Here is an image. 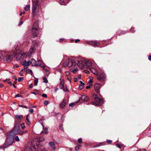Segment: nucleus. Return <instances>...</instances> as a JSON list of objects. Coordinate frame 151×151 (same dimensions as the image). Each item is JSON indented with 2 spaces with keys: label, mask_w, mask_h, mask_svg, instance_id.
Here are the masks:
<instances>
[{
  "label": "nucleus",
  "mask_w": 151,
  "mask_h": 151,
  "mask_svg": "<svg viewBox=\"0 0 151 151\" xmlns=\"http://www.w3.org/2000/svg\"><path fill=\"white\" fill-rule=\"evenodd\" d=\"M106 141L108 144H110L111 142V141L110 140H107Z\"/></svg>",
  "instance_id": "47"
},
{
  "label": "nucleus",
  "mask_w": 151,
  "mask_h": 151,
  "mask_svg": "<svg viewBox=\"0 0 151 151\" xmlns=\"http://www.w3.org/2000/svg\"><path fill=\"white\" fill-rule=\"evenodd\" d=\"M38 26V22L37 21H35L32 27H37Z\"/></svg>",
  "instance_id": "23"
},
{
  "label": "nucleus",
  "mask_w": 151,
  "mask_h": 151,
  "mask_svg": "<svg viewBox=\"0 0 151 151\" xmlns=\"http://www.w3.org/2000/svg\"><path fill=\"white\" fill-rule=\"evenodd\" d=\"M30 64H31L30 60H28L27 62L25 60L23 62L24 65H26L27 66L29 65Z\"/></svg>",
  "instance_id": "17"
},
{
  "label": "nucleus",
  "mask_w": 151,
  "mask_h": 151,
  "mask_svg": "<svg viewBox=\"0 0 151 151\" xmlns=\"http://www.w3.org/2000/svg\"><path fill=\"white\" fill-rule=\"evenodd\" d=\"M137 151H146V150L145 149H144L142 150H139Z\"/></svg>",
  "instance_id": "56"
},
{
  "label": "nucleus",
  "mask_w": 151,
  "mask_h": 151,
  "mask_svg": "<svg viewBox=\"0 0 151 151\" xmlns=\"http://www.w3.org/2000/svg\"><path fill=\"white\" fill-rule=\"evenodd\" d=\"M44 140V139L43 138H42L41 139H40V138H37V139H35L34 140V141H39V142H41L42 140Z\"/></svg>",
  "instance_id": "25"
},
{
  "label": "nucleus",
  "mask_w": 151,
  "mask_h": 151,
  "mask_svg": "<svg viewBox=\"0 0 151 151\" xmlns=\"http://www.w3.org/2000/svg\"><path fill=\"white\" fill-rule=\"evenodd\" d=\"M92 86V84H89V86H87L86 87V88L87 89H89V88H90V87H91V86Z\"/></svg>",
  "instance_id": "38"
},
{
  "label": "nucleus",
  "mask_w": 151,
  "mask_h": 151,
  "mask_svg": "<svg viewBox=\"0 0 151 151\" xmlns=\"http://www.w3.org/2000/svg\"><path fill=\"white\" fill-rule=\"evenodd\" d=\"M29 111L30 113H32L34 112V110L32 109H31L29 110Z\"/></svg>",
  "instance_id": "41"
},
{
  "label": "nucleus",
  "mask_w": 151,
  "mask_h": 151,
  "mask_svg": "<svg viewBox=\"0 0 151 151\" xmlns=\"http://www.w3.org/2000/svg\"><path fill=\"white\" fill-rule=\"evenodd\" d=\"M66 105V99H64L62 102L60 104V108H64Z\"/></svg>",
  "instance_id": "10"
},
{
  "label": "nucleus",
  "mask_w": 151,
  "mask_h": 151,
  "mask_svg": "<svg viewBox=\"0 0 151 151\" xmlns=\"http://www.w3.org/2000/svg\"><path fill=\"white\" fill-rule=\"evenodd\" d=\"M21 126L22 129H24L25 127L24 125H22V126Z\"/></svg>",
  "instance_id": "53"
},
{
  "label": "nucleus",
  "mask_w": 151,
  "mask_h": 151,
  "mask_svg": "<svg viewBox=\"0 0 151 151\" xmlns=\"http://www.w3.org/2000/svg\"><path fill=\"white\" fill-rule=\"evenodd\" d=\"M148 59L149 60H151V55H150L148 57Z\"/></svg>",
  "instance_id": "59"
},
{
  "label": "nucleus",
  "mask_w": 151,
  "mask_h": 151,
  "mask_svg": "<svg viewBox=\"0 0 151 151\" xmlns=\"http://www.w3.org/2000/svg\"><path fill=\"white\" fill-rule=\"evenodd\" d=\"M30 61L31 64L32 66L38 65L37 64V61L34 58H32Z\"/></svg>",
  "instance_id": "12"
},
{
  "label": "nucleus",
  "mask_w": 151,
  "mask_h": 151,
  "mask_svg": "<svg viewBox=\"0 0 151 151\" xmlns=\"http://www.w3.org/2000/svg\"><path fill=\"white\" fill-rule=\"evenodd\" d=\"M64 82L63 81H61L60 84V86L61 89H62L63 91L64 90Z\"/></svg>",
  "instance_id": "18"
},
{
  "label": "nucleus",
  "mask_w": 151,
  "mask_h": 151,
  "mask_svg": "<svg viewBox=\"0 0 151 151\" xmlns=\"http://www.w3.org/2000/svg\"><path fill=\"white\" fill-rule=\"evenodd\" d=\"M83 63H84L87 68H90L92 66V63L91 61L87 60H83Z\"/></svg>",
  "instance_id": "7"
},
{
  "label": "nucleus",
  "mask_w": 151,
  "mask_h": 151,
  "mask_svg": "<svg viewBox=\"0 0 151 151\" xmlns=\"http://www.w3.org/2000/svg\"><path fill=\"white\" fill-rule=\"evenodd\" d=\"M4 149V145L0 146V149Z\"/></svg>",
  "instance_id": "49"
},
{
  "label": "nucleus",
  "mask_w": 151,
  "mask_h": 151,
  "mask_svg": "<svg viewBox=\"0 0 151 151\" xmlns=\"http://www.w3.org/2000/svg\"><path fill=\"white\" fill-rule=\"evenodd\" d=\"M26 132V131H21V132H19L18 133V134H20V135H22L24 133H25Z\"/></svg>",
  "instance_id": "35"
},
{
  "label": "nucleus",
  "mask_w": 151,
  "mask_h": 151,
  "mask_svg": "<svg viewBox=\"0 0 151 151\" xmlns=\"http://www.w3.org/2000/svg\"><path fill=\"white\" fill-rule=\"evenodd\" d=\"M78 66L80 68L83 69L84 68V65L82 63V62L80 61H78Z\"/></svg>",
  "instance_id": "13"
},
{
  "label": "nucleus",
  "mask_w": 151,
  "mask_h": 151,
  "mask_svg": "<svg viewBox=\"0 0 151 151\" xmlns=\"http://www.w3.org/2000/svg\"><path fill=\"white\" fill-rule=\"evenodd\" d=\"M10 80L9 79H6L5 80H4L3 81V82H7L8 81H9Z\"/></svg>",
  "instance_id": "43"
},
{
  "label": "nucleus",
  "mask_w": 151,
  "mask_h": 151,
  "mask_svg": "<svg viewBox=\"0 0 151 151\" xmlns=\"http://www.w3.org/2000/svg\"><path fill=\"white\" fill-rule=\"evenodd\" d=\"M35 80L34 81V84L35 86L37 85V83L38 82V79L37 78H35Z\"/></svg>",
  "instance_id": "29"
},
{
  "label": "nucleus",
  "mask_w": 151,
  "mask_h": 151,
  "mask_svg": "<svg viewBox=\"0 0 151 151\" xmlns=\"http://www.w3.org/2000/svg\"><path fill=\"white\" fill-rule=\"evenodd\" d=\"M43 82L45 83H47L48 82V81L45 77H44L43 78Z\"/></svg>",
  "instance_id": "30"
},
{
  "label": "nucleus",
  "mask_w": 151,
  "mask_h": 151,
  "mask_svg": "<svg viewBox=\"0 0 151 151\" xmlns=\"http://www.w3.org/2000/svg\"><path fill=\"white\" fill-rule=\"evenodd\" d=\"M3 86H3V84H1L0 85V87L2 88L3 87Z\"/></svg>",
  "instance_id": "63"
},
{
  "label": "nucleus",
  "mask_w": 151,
  "mask_h": 151,
  "mask_svg": "<svg viewBox=\"0 0 151 151\" xmlns=\"http://www.w3.org/2000/svg\"><path fill=\"white\" fill-rule=\"evenodd\" d=\"M74 81H75V82H77V80H78L77 78H74Z\"/></svg>",
  "instance_id": "52"
},
{
  "label": "nucleus",
  "mask_w": 151,
  "mask_h": 151,
  "mask_svg": "<svg viewBox=\"0 0 151 151\" xmlns=\"http://www.w3.org/2000/svg\"><path fill=\"white\" fill-rule=\"evenodd\" d=\"M29 7L30 6L29 5H27L25 7L24 9L25 11H27L29 9Z\"/></svg>",
  "instance_id": "27"
},
{
  "label": "nucleus",
  "mask_w": 151,
  "mask_h": 151,
  "mask_svg": "<svg viewBox=\"0 0 151 151\" xmlns=\"http://www.w3.org/2000/svg\"><path fill=\"white\" fill-rule=\"evenodd\" d=\"M22 73H23V70H21V71L19 72V73L20 74H21Z\"/></svg>",
  "instance_id": "64"
},
{
  "label": "nucleus",
  "mask_w": 151,
  "mask_h": 151,
  "mask_svg": "<svg viewBox=\"0 0 151 151\" xmlns=\"http://www.w3.org/2000/svg\"><path fill=\"white\" fill-rule=\"evenodd\" d=\"M63 40H64V39H63V38L60 39L59 40V41L60 42H62V41Z\"/></svg>",
  "instance_id": "54"
},
{
  "label": "nucleus",
  "mask_w": 151,
  "mask_h": 151,
  "mask_svg": "<svg viewBox=\"0 0 151 151\" xmlns=\"http://www.w3.org/2000/svg\"><path fill=\"white\" fill-rule=\"evenodd\" d=\"M70 71L71 72H72L74 74H76L77 72L78 71V69H73V68H71L70 69Z\"/></svg>",
  "instance_id": "22"
},
{
  "label": "nucleus",
  "mask_w": 151,
  "mask_h": 151,
  "mask_svg": "<svg viewBox=\"0 0 151 151\" xmlns=\"http://www.w3.org/2000/svg\"><path fill=\"white\" fill-rule=\"evenodd\" d=\"M106 77L104 73H102L98 76V79L100 81H101L104 79Z\"/></svg>",
  "instance_id": "11"
},
{
  "label": "nucleus",
  "mask_w": 151,
  "mask_h": 151,
  "mask_svg": "<svg viewBox=\"0 0 151 151\" xmlns=\"http://www.w3.org/2000/svg\"><path fill=\"white\" fill-rule=\"evenodd\" d=\"M80 41V40L78 39H76L75 40V42L76 43H77L78 42H79Z\"/></svg>",
  "instance_id": "55"
},
{
  "label": "nucleus",
  "mask_w": 151,
  "mask_h": 151,
  "mask_svg": "<svg viewBox=\"0 0 151 151\" xmlns=\"http://www.w3.org/2000/svg\"><path fill=\"white\" fill-rule=\"evenodd\" d=\"M28 116H29V115H27V116H26V119L27 121V124L28 125H29L30 124V122L29 121L28 119Z\"/></svg>",
  "instance_id": "32"
},
{
  "label": "nucleus",
  "mask_w": 151,
  "mask_h": 151,
  "mask_svg": "<svg viewBox=\"0 0 151 151\" xmlns=\"http://www.w3.org/2000/svg\"><path fill=\"white\" fill-rule=\"evenodd\" d=\"M37 6L32 5V12L34 16L35 14V12L37 9Z\"/></svg>",
  "instance_id": "15"
},
{
  "label": "nucleus",
  "mask_w": 151,
  "mask_h": 151,
  "mask_svg": "<svg viewBox=\"0 0 151 151\" xmlns=\"http://www.w3.org/2000/svg\"><path fill=\"white\" fill-rule=\"evenodd\" d=\"M89 99V97L85 95H82L81 97H80L78 101L80 100H82L84 101H87Z\"/></svg>",
  "instance_id": "9"
},
{
  "label": "nucleus",
  "mask_w": 151,
  "mask_h": 151,
  "mask_svg": "<svg viewBox=\"0 0 151 151\" xmlns=\"http://www.w3.org/2000/svg\"><path fill=\"white\" fill-rule=\"evenodd\" d=\"M26 73H31V75L32 74V71L31 70L28 69L26 70Z\"/></svg>",
  "instance_id": "28"
},
{
  "label": "nucleus",
  "mask_w": 151,
  "mask_h": 151,
  "mask_svg": "<svg viewBox=\"0 0 151 151\" xmlns=\"http://www.w3.org/2000/svg\"><path fill=\"white\" fill-rule=\"evenodd\" d=\"M25 13V12H21L20 13V15L21 16L23 14H24Z\"/></svg>",
  "instance_id": "57"
},
{
  "label": "nucleus",
  "mask_w": 151,
  "mask_h": 151,
  "mask_svg": "<svg viewBox=\"0 0 151 151\" xmlns=\"http://www.w3.org/2000/svg\"><path fill=\"white\" fill-rule=\"evenodd\" d=\"M49 145L52 148V149L54 150L56 149V147L55 143L53 142H49Z\"/></svg>",
  "instance_id": "14"
},
{
  "label": "nucleus",
  "mask_w": 151,
  "mask_h": 151,
  "mask_svg": "<svg viewBox=\"0 0 151 151\" xmlns=\"http://www.w3.org/2000/svg\"><path fill=\"white\" fill-rule=\"evenodd\" d=\"M4 145V148H5L7 147H8L9 146V145Z\"/></svg>",
  "instance_id": "58"
},
{
  "label": "nucleus",
  "mask_w": 151,
  "mask_h": 151,
  "mask_svg": "<svg viewBox=\"0 0 151 151\" xmlns=\"http://www.w3.org/2000/svg\"><path fill=\"white\" fill-rule=\"evenodd\" d=\"M43 133H45V134H47L48 133L47 129L46 128H45L43 129V131L41 132L40 134H42Z\"/></svg>",
  "instance_id": "21"
},
{
  "label": "nucleus",
  "mask_w": 151,
  "mask_h": 151,
  "mask_svg": "<svg viewBox=\"0 0 151 151\" xmlns=\"http://www.w3.org/2000/svg\"><path fill=\"white\" fill-rule=\"evenodd\" d=\"M19 107H23L25 108H27V107L26 106H24V105H19Z\"/></svg>",
  "instance_id": "39"
},
{
  "label": "nucleus",
  "mask_w": 151,
  "mask_h": 151,
  "mask_svg": "<svg viewBox=\"0 0 151 151\" xmlns=\"http://www.w3.org/2000/svg\"><path fill=\"white\" fill-rule=\"evenodd\" d=\"M75 63V61L70 58H68V61H67V65L68 67H72L74 63Z\"/></svg>",
  "instance_id": "6"
},
{
  "label": "nucleus",
  "mask_w": 151,
  "mask_h": 151,
  "mask_svg": "<svg viewBox=\"0 0 151 151\" xmlns=\"http://www.w3.org/2000/svg\"><path fill=\"white\" fill-rule=\"evenodd\" d=\"M38 0H35V1L33 2L32 5L38 6Z\"/></svg>",
  "instance_id": "24"
},
{
  "label": "nucleus",
  "mask_w": 151,
  "mask_h": 151,
  "mask_svg": "<svg viewBox=\"0 0 151 151\" xmlns=\"http://www.w3.org/2000/svg\"><path fill=\"white\" fill-rule=\"evenodd\" d=\"M35 145L33 147V148L35 149L34 150H33L30 147H27L25 151H36L35 148Z\"/></svg>",
  "instance_id": "19"
},
{
  "label": "nucleus",
  "mask_w": 151,
  "mask_h": 151,
  "mask_svg": "<svg viewBox=\"0 0 151 151\" xmlns=\"http://www.w3.org/2000/svg\"><path fill=\"white\" fill-rule=\"evenodd\" d=\"M49 104V102L48 101H44V105L45 106H47V105H48Z\"/></svg>",
  "instance_id": "37"
},
{
  "label": "nucleus",
  "mask_w": 151,
  "mask_h": 151,
  "mask_svg": "<svg viewBox=\"0 0 151 151\" xmlns=\"http://www.w3.org/2000/svg\"><path fill=\"white\" fill-rule=\"evenodd\" d=\"M42 96L44 98H47V95L46 94L44 93L42 94Z\"/></svg>",
  "instance_id": "44"
},
{
  "label": "nucleus",
  "mask_w": 151,
  "mask_h": 151,
  "mask_svg": "<svg viewBox=\"0 0 151 151\" xmlns=\"http://www.w3.org/2000/svg\"><path fill=\"white\" fill-rule=\"evenodd\" d=\"M34 48L31 47L29 50V53L23 51H17L13 53V55L18 60H22L24 58H25L29 56L33 51Z\"/></svg>",
  "instance_id": "1"
},
{
  "label": "nucleus",
  "mask_w": 151,
  "mask_h": 151,
  "mask_svg": "<svg viewBox=\"0 0 151 151\" xmlns=\"http://www.w3.org/2000/svg\"><path fill=\"white\" fill-rule=\"evenodd\" d=\"M101 84L99 83H96L94 86V88L95 91L97 93H99L100 92V89L101 87Z\"/></svg>",
  "instance_id": "5"
},
{
  "label": "nucleus",
  "mask_w": 151,
  "mask_h": 151,
  "mask_svg": "<svg viewBox=\"0 0 151 151\" xmlns=\"http://www.w3.org/2000/svg\"><path fill=\"white\" fill-rule=\"evenodd\" d=\"M15 139L17 142H19V139L18 136H16L15 137Z\"/></svg>",
  "instance_id": "34"
},
{
  "label": "nucleus",
  "mask_w": 151,
  "mask_h": 151,
  "mask_svg": "<svg viewBox=\"0 0 151 151\" xmlns=\"http://www.w3.org/2000/svg\"><path fill=\"white\" fill-rule=\"evenodd\" d=\"M90 69L94 75L96 76H97L98 75V73L97 71L94 68H90Z\"/></svg>",
  "instance_id": "16"
},
{
  "label": "nucleus",
  "mask_w": 151,
  "mask_h": 151,
  "mask_svg": "<svg viewBox=\"0 0 151 151\" xmlns=\"http://www.w3.org/2000/svg\"><path fill=\"white\" fill-rule=\"evenodd\" d=\"M12 59V57L11 56L8 55L4 56L3 58L4 60L6 62H10Z\"/></svg>",
  "instance_id": "8"
},
{
  "label": "nucleus",
  "mask_w": 151,
  "mask_h": 151,
  "mask_svg": "<svg viewBox=\"0 0 151 151\" xmlns=\"http://www.w3.org/2000/svg\"><path fill=\"white\" fill-rule=\"evenodd\" d=\"M39 30L37 27H32V36L33 37H37L39 34Z\"/></svg>",
  "instance_id": "4"
},
{
  "label": "nucleus",
  "mask_w": 151,
  "mask_h": 151,
  "mask_svg": "<svg viewBox=\"0 0 151 151\" xmlns=\"http://www.w3.org/2000/svg\"><path fill=\"white\" fill-rule=\"evenodd\" d=\"M22 97V95L21 94H17L15 96V97L16 98V97Z\"/></svg>",
  "instance_id": "40"
},
{
  "label": "nucleus",
  "mask_w": 151,
  "mask_h": 151,
  "mask_svg": "<svg viewBox=\"0 0 151 151\" xmlns=\"http://www.w3.org/2000/svg\"><path fill=\"white\" fill-rule=\"evenodd\" d=\"M23 23V22L22 21H20L19 24V25H22Z\"/></svg>",
  "instance_id": "60"
},
{
  "label": "nucleus",
  "mask_w": 151,
  "mask_h": 151,
  "mask_svg": "<svg viewBox=\"0 0 151 151\" xmlns=\"http://www.w3.org/2000/svg\"><path fill=\"white\" fill-rule=\"evenodd\" d=\"M78 102V101L76 102L71 103L69 104V106L71 107H73V106H74Z\"/></svg>",
  "instance_id": "26"
},
{
  "label": "nucleus",
  "mask_w": 151,
  "mask_h": 151,
  "mask_svg": "<svg viewBox=\"0 0 151 151\" xmlns=\"http://www.w3.org/2000/svg\"><path fill=\"white\" fill-rule=\"evenodd\" d=\"M93 96L95 100V101L91 102V104L96 106H101L104 104V101L103 99L102 98L101 99L99 98L96 94H93Z\"/></svg>",
  "instance_id": "2"
},
{
  "label": "nucleus",
  "mask_w": 151,
  "mask_h": 151,
  "mask_svg": "<svg viewBox=\"0 0 151 151\" xmlns=\"http://www.w3.org/2000/svg\"><path fill=\"white\" fill-rule=\"evenodd\" d=\"M60 4L62 5H65L64 0H60Z\"/></svg>",
  "instance_id": "33"
},
{
  "label": "nucleus",
  "mask_w": 151,
  "mask_h": 151,
  "mask_svg": "<svg viewBox=\"0 0 151 151\" xmlns=\"http://www.w3.org/2000/svg\"><path fill=\"white\" fill-rule=\"evenodd\" d=\"M16 117L19 119H21L23 118V116L22 115H16Z\"/></svg>",
  "instance_id": "31"
},
{
  "label": "nucleus",
  "mask_w": 151,
  "mask_h": 151,
  "mask_svg": "<svg viewBox=\"0 0 151 151\" xmlns=\"http://www.w3.org/2000/svg\"><path fill=\"white\" fill-rule=\"evenodd\" d=\"M84 72L85 73H90V72L89 71L87 70H84Z\"/></svg>",
  "instance_id": "48"
},
{
  "label": "nucleus",
  "mask_w": 151,
  "mask_h": 151,
  "mask_svg": "<svg viewBox=\"0 0 151 151\" xmlns=\"http://www.w3.org/2000/svg\"><path fill=\"white\" fill-rule=\"evenodd\" d=\"M91 44L94 46H98L99 45V43L97 42L93 41L91 42Z\"/></svg>",
  "instance_id": "20"
},
{
  "label": "nucleus",
  "mask_w": 151,
  "mask_h": 151,
  "mask_svg": "<svg viewBox=\"0 0 151 151\" xmlns=\"http://www.w3.org/2000/svg\"><path fill=\"white\" fill-rule=\"evenodd\" d=\"M32 86H33V84L32 83L31 84H30L29 86V87L30 88H32Z\"/></svg>",
  "instance_id": "50"
},
{
  "label": "nucleus",
  "mask_w": 151,
  "mask_h": 151,
  "mask_svg": "<svg viewBox=\"0 0 151 151\" xmlns=\"http://www.w3.org/2000/svg\"><path fill=\"white\" fill-rule=\"evenodd\" d=\"M82 139L81 138H79L78 139V142L79 143H81L82 142Z\"/></svg>",
  "instance_id": "42"
},
{
  "label": "nucleus",
  "mask_w": 151,
  "mask_h": 151,
  "mask_svg": "<svg viewBox=\"0 0 151 151\" xmlns=\"http://www.w3.org/2000/svg\"><path fill=\"white\" fill-rule=\"evenodd\" d=\"M19 126L18 124H16L14 126V128L13 131L11 132L10 134L11 135L13 134H18V131L19 130Z\"/></svg>",
  "instance_id": "3"
},
{
  "label": "nucleus",
  "mask_w": 151,
  "mask_h": 151,
  "mask_svg": "<svg viewBox=\"0 0 151 151\" xmlns=\"http://www.w3.org/2000/svg\"><path fill=\"white\" fill-rule=\"evenodd\" d=\"M24 65V68L25 69H27V67L28 66H26V65Z\"/></svg>",
  "instance_id": "61"
},
{
  "label": "nucleus",
  "mask_w": 151,
  "mask_h": 151,
  "mask_svg": "<svg viewBox=\"0 0 151 151\" xmlns=\"http://www.w3.org/2000/svg\"><path fill=\"white\" fill-rule=\"evenodd\" d=\"M81 85H82L83 86L84 85V83H83L81 81H80Z\"/></svg>",
  "instance_id": "51"
},
{
  "label": "nucleus",
  "mask_w": 151,
  "mask_h": 151,
  "mask_svg": "<svg viewBox=\"0 0 151 151\" xmlns=\"http://www.w3.org/2000/svg\"><path fill=\"white\" fill-rule=\"evenodd\" d=\"M23 80V78L22 77H19L18 78V80L19 82L22 81Z\"/></svg>",
  "instance_id": "36"
},
{
  "label": "nucleus",
  "mask_w": 151,
  "mask_h": 151,
  "mask_svg": "<svg viewBox=\"0 0 151 151\" xmlns=\"http://www.w3.org/2000/svg\"><path fill=\"white\" fill-rule=\"evenodd\" d=\"M75 150L76 151H78L79 150V147L78 146H76L75 147Z\"/></svg>",
  "instance_id": "46"
},
{
  "label": "nucleus",
  "mask_w": 151,
  "mask_h": 151,
  "mask_svg": "<svg viewBox=\"0 0 151 151\" xmlns=\"http://www.w3.org/2000/svg\"><path fill=\"white\" fill-rule=\"evenodd\" d=\"M7 83L8 84H12V82L11 81H8V82H7Z\"/></svg>",
  "instance_id": "62"
},
{
  "label": "nucleus",
  "mask_w": 151,
  "mask_h": 151,
  "mask_svg": "<svg viewBox=\"0 0 151 151\" xmlns=\"http://www.w3.org/2000/svg\"><path fill=\"white\" fill-rule=\"evenodd\" d=\"M83 88V86L81 85H80L79 86V88L80 89H81Z\"/></svg>",
  "instance_id": "45"
}]
</instances>
